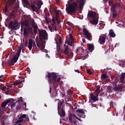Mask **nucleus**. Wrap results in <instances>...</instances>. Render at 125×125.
Here are the masks:
<instances>
[{"label": "nucleus", "mask_w": 125, "mask_h": 125, "mask_svg": "<svg viewBox=\"0 0 125 125\" xmlns=\"http://www.w3.org/2000/svg\"><path fill=\"white\" fill-rule=\"evenodd\" d=\"M27 107V104L26 103H24L23 105H22V107L23 108H25Z\"/></svg>", "instance_id": "51"}, {"label": "nucleus", "mask_w": 125, "mask_h": 125, "mask_svg": "<svg viewBox=\"0 0 125 125\" xmlns=\"http://www.w3.org/2000/svg\"><path fill=\"white\" fill-rule=\"evenodd\" d=\"M5 88H6V86H3L1 87V90H2V91H5Z\"/></svg>", "instance_id": "45"}, {"label": "nucleus", "mask_w": 125, "mask_h": 125, "mask_svg": "<svg viewBox=\"0 0 125 125\" xmlns=\"http://www.w3.org/2000/svg\"><path fill=\"white\" fill-rule=\"evenodd\" d=\"M101 80H105V79H107L108 78V76L106 75V74H102L101 76Z\"/></svg>", "instance_id": "35"}, {"label": "nucleus", "mask_w": 125, "mask_h": 125, "mask_svg": "<svg viewBox=\"0 0 125 125\" xmlns=\"http://www.w3.org/2000/svg\"><path fill=\"white\" fill-rule=\"evenodd\" d=\"M86 72H87V74H89V75H92V72L90 71V69H87Z\"/></svg>", "instance_id": "42"}, {"label": "nucleus", "mask_w": 125, "mask_h": 125, "mask_svg": "<svg viewBox=\"0 0 125 125\" xmlns=\"http://www.w3.org/2000/svg\"><path fill=\"white\" fill-rule=\"evenodd\" d=\"M52 28L54 31H57V29L56 28V24H55V23H52Z\"/></svg>", "instance_id": "39"}, {"label": "nucleus", "mask_w": 125, "mask_h": 125, "mask_svg": "<svg viewBox=\"0 0 125 125\" xmlns=\"http://www.w3.org/2000/svg\"><path fill=\"white\" fill-rule=\"evenodd\" d=\"M56 2H59L60 1V0H55Z\"/></svg>", "instance_id": "64"}, {"label": "nucleus", "mask_w": 125, "mask_h": 125, "mask_svg": "<svg viewBox=\"0 0 125 125\" xmlns=\"http://www.w3.org/2000/svg\"><path fill=\"white\" fill-rule=\"evenodd\" d=\"M33 44H34V42H33V39H30L29 41V44L28 47L29 50H32V48L33 47Z\"/></svg>", "instance_id": "22"}, {"label": "nucleus", "mask_w": 125, "mask_h": 125, "mask_svg": "<svg viewBox=\"0 0 125 125\" xmlns=\"http://www.w3.org/2000/svg\"><path fill=\"white\" fill-rule=\"evenodd\" d=\"M26 28L28 31V32H33V28L31 27H30V25L27 26V27H26Z\"/></svg>", "instance_id": "40"}, {"label": "nucleus", "mask_w": 125, "mask_h": 125, "mask_svg": "<svg viewBox=\"0 0 125 125\" xmlns=\"http://www.w3.org/2000/svg\"><path fill=\"white\" fill-rule=\"evenodd\" d=\"M8 27L11 30H18L20 28V23H19L17 21H11L9 23Z\"/></svg>", "instance_id": "8"}, {"label": "nucleus", "mask_w": 125, "mask_h": 125, "mask_svg": "<svg viewBox=\"0 0 125 125\" xmlns=\"http://www.w3.org/2000/svg\"><path fill=\"white\" fill-rule=\"evenodd\" d=\"M74 117H75L76 119H77V120H78L79 121H82L81 119H79V118H78V117L76 116L75 115H74Z\"/></svg>", "instance_id": "60"}, {"label": "nucleus", "mask_w": 125, "mask_h": 125, "mask_svg": "<svg viewBox=\"0 0 125 125\" xmlns=\"http://www.w3.org/2000/svg\"><path fill=\"white\" fill-rule=\"evenodd\" d=\"M22 48V46H20L19 48V50L17 51V53L16 54L15 56L12 58L11 60H8L7 61V63L8 65H11V66H13L15 63L17 62V60H18L19 58V56H20V53H21V49Z\"/></svg>", "instance_id": "2"}, {"label": "nucleus", "mask_w": 125, "mask_h": 125, "mask_svg": "<svg viewBox=\"0 0 125 125\" xmlns=\"http://www.w3.org/2000/svg\"><path fill=\"white\" fill-rule=\"evenodd\" d=\"M48 28H49V29L50 31V32H53V29L52 28V26H49Z\"/></svg>", "instance_id": "48"}, {"label": "nucleus", "mask_w": 125, "mask_h": 125, "mask_svg": "<svg viewBox=\"0 0 125 125\" xmlns=\"http://www.w3.org/2000/svg\"><path fill=\"white\" fill-rule=\"evenodd\" d=\"M120 6H121V3L119 2L115 3L113 4L111 9H115L116 10V8H117V7H120Z\"/></svg>", "instance_id": "23"}, {"label": "nucleus", "mask_w": 125, "mask_h": 125, "mask_svg": "<svg viewBox=\"0 0 125 125\" xmlns=\"http://www.w3.org/2000/svg\"><path fill=\"white\" fill-rule=\"evenodd\" d=\"M23 35L24 36H28L29 35V31H28L26 27H24Z\"/></svg>", "instance_id": "30"}, {"label": "nucleus", "mask_w": 125, "mask_h": 125, "mask_svg": "<svg viewBox=\"0 0 125 125\" xmlns=\"http://www.w3.org/2000/svg\"><path fill=\"white\" fill-rule=\"evenodd\" d=\"M43 4L42 0H39L34 3L31 2L30 4H29V6L31 8L33 12H37V13H39V9L42 7V5ZM36 5H37L38 7H37ZM38 8L39 9H38Z\"/></svg>", "instance_id": "4"}, {"label": "nucleus", "mask_w": 125, "mask_h": 125, "mask_svg": "<svg viewBox=\"0 0 125 125\" xmlns=\"http://www.w3.org/2000/svg\"><path fill=\"white\" fill-rule=\"evenodd\" d=\"M95 94H96L97 97L99 96V94H100V86H99L96 91L94 92Z\"/></svg>", "instance_id": "28"}, {"label": "nucleus", "mask_w": 125, "mask_h": 125, "mask_svg": "<svg viewBox=\"0 0 125 125\" xmlns=\"http://www.w3.org/2000/svg\"><path fill=\"white\" fill-rule=\"evenodd\" d=\"M38 32L40 40H41L42 42H44L43 40H46V38H47V33H46V31L42 29H38Z\"/></svg>", "instance_id": "7"}, {"label": "nucleus", "mask_w": 125, "mask_h": 125, "mask_svg": "<svg viewBox=\"0 0 125 125\" xmlns=\"http://www.w3.org/2000/svg\"><path fill=\"white\" fill-rule=\"evenodd\" d=\"M58 49V50H61V48L60 47V45H58V47L57 48V49Z\"/></svg>", "instance_id": "56"}, {"label": "nucleus", "mask_w": 125, "mask_h": 125, "mask_svg": "<svg viewBox=\"0 0 125 125\" xmlns=\"http://www.w3.org/2000/svg\"><path fill=\"white\" fill-rule=\"evenodd\" d=\"M56 18H53L52 19V24H56Z\"/></svg>", "instance_id": "43"}, {"label": "nucleus", "mask_w": 125, "mask_h": 125, "mask_svg": "<svg viewBox=\"0 0 125 125\" xmlns=\"http://www.w3.org/2000/svg\"><path fill=\"white\" fill-rule=\"evenodd\" d=\"M20 102H23V98L20 97L18 101L15 102L13 104H11V108H12L16 106V110L18 111V110H20L21 108V104H20Z\"/></svg>", "instance_id": "9"}, {"label": "nucleus", "mask_w": 125, "mask_h": 125, "mask_svg": "<svg viewBox=\"0 0 125 125\" xmlns=\"http://www.w3.org/2000/svg\"><path fill=\"white\" fill-rule=\"evenodd\" d=\"M18 11L16 9H14V10L12 11V13L10 14V17H14L16 14H17Z\"/></svg>", "instance_id": "25"}, {"label": "nucleus", "mask_w": 125, "mask_h": 125, "mask_svg": "<svg viewBox=\"0 0 125 125\" xmlns=\"http://www.w3.org/2000/svg\"><path fill=\"white\" fill-rule=\"evenodd\" d=\"M10 100L8 99L4 101L1 105V107L5 108V106H6L7 104H8V103H10Z\"/></svg>", "instance_id": "19"}, {"label": "nucleus", "mask_w": 125, "mask_h": 125, "mask_svg": "<svg viewBox=\"0 0 125 125\" xmlns=\"http://www.w3.org/2000/svg\"><path fill=\"white\" fill-rule=\"evenodd\" d=\"M33 47L34 49H37V45H36V43L34 42Z\"/></svg>", "instance_id": "47"}, {"label": "nucleus", "mask_w": 125, "mask_h": 125, "mask_svg": "<svg viewBox=\"0 0 125 125\" xmlns=\"http://www.w3.org/2000/svg\"><path fill=\"white\" fill-rule=\"evenodd\" d=\"M69 48L68 47H66L64 49V53L67 56H70V55H73V52L71 51H69Z\"/></svg>", "instance_id": "17"}, {"label": "nucleus", "mask_w": 125, "mask_h": 125, "mask_svg": "<svg viewBox=\"0 0 125 125\" xmlns=\"http://www.w3.org/2000/svg\"><path fill=\"white\" fill-rule=\"evenodd\" d=\"M63 103H64V100H60L58 103V113L61 118L65 117L66 113L64 110V107L63 106Z\"/></svg>", "instance_id": "5"}, {"label": "nucleus", "mask_w": 125, "mask_h": 125, "mask_svg": "<svg viewBox=\"0 0 125 125\" xmlns=\"http://www.w3.org/2000/svg\"><path fill=\"white\" fill-rule=\"evenodd\" d=\"M87 17L89 18H92L93 19L97 18V13L92 10L89 11L88 12Z\"/></svg>", "instance_id": "13"}, {"label": "nucleus", "mask_w": 125, "mask_h": 125, "mask_svg": "<svg viewBox=\"0 0 125 125\" xmlns=\"http://www.w3.org/2000/svg\"><path fill=\"white\" fill-rule=\"evenodd\" d=\"M41 42V44H37V46L39 47V48H40V50H43V49H44V46L43 43H45V42Z\"/></svg>", "instance_id": "27"}, {"label": "nucleus", "mask_w": 125, "mask_h": 125, "mask_svg": "<svg viewBox=\"0 0 125 125\" xmlns=\"http://www.w3.org/2000/svg\"><path fill=\"white\" fill-rule=\"evenodd\" d=\"M24 121V119H22V118H20V117L18 118V121H17L16 122H15V124H16V125H18V124L20 123H22Z\"/></svg>", "instance_id": "31"}, {"label": "nucleus", "mask_w": 125, "mask_h": 125, "mask_svg": "<svg viewBox=\"0 0 125 125\" xmlns=\"http://www.w3.org/2000/svg\"><path fill=\"white\" fill-rule=\"evenodd\" d=\"M30 21L31 22L32 27L33 28V32L34 34H37L38 31H39V27L38 26V24L35 22V20L33 19H31Z\"/></svg>", "instance_id": "11"}, {"label": "nucleus", "mask_w": 125, "mask_h": 125, "mask_svg": "<svg viewBox=\"0 0 125 125\" xmlns=\"http://www.w3.org/2000/svg\"><path fill=\"white\" fill-rule=\"evenodd\" d=\"M4 110H5V108L0 106V117L1 116V113L4 112Z\"/></svg>", "instance_id": "38"}, {"label": "nucleus", "mask_w": 125, "mask_h": 125, "mask_svg": "<svg viewBox=\"0 0 125 125\" xmlns=\"http://www.w3.org/2000/svg\"><path fill=\"white\" fill-rule=\"evenodd\" d=\"M21 25H22V26H24L25 27L24 28H27L30 26V22H29V21H28V20H25L24 21L22 22Z\"/></svg>", "instance_id": "20"}, {"label": "nucleus", "mask_w": 125, "mask_h": 125, "mask_svg": "<svg viewBox=\"0 0 125 125\" xmlns=\"http://www.w3.org/2000/svg\"><path fill=\"white\" fill-rule=\"evenodd\" d=\"M89 22L91 24H92L93 25H97V24H98V19H97V18H96L93 20H90Z\"/></svg>", "instance_id": "21"}, {"label": "nucleus", "mask_w": 125, "mask_h": 125, "mask_svg": "<svg viewBox=\"0 0 125 125\" xmlns=\"http://www.w3.org/2000/svg\"><path fill=\"white\" fill-rule=\"evenodd\" d=\"M49 89H50L49 92L50 93H51V87H50Z\"/></svg>", "instance_id": "63"}, {"label": "nucleus", "mask_w": 125, "mask_h": 125, "mask_svg": "<svg viewBox=\"0 0 125 125\" xmlns=\"http://www.w3.org/2000/svg\"><path fill=\"white\" fill-rule=\"evenodd\" d=\"M21 83H22V81H18L15 82L13 83V85H19V84H21Z\"/></svg>", "instance_id": "33"}, {"label": "nucleus", "mask_w": 125, "mask_h": 125, "mask_svg": "<svg viewBox=\"0 0 125 125\" xmlns=\"http://www.w3.org/2000/svg\"><path fill=\"white\" fill-rule=\"evenodd\" d=\"M47 78H48L47 80L48 81L49 83H50V84H53L54 89H55V90H56V91H57V87H58V85L59 84V83L61 80V78L59 77L57 80V75H56V73L54 72H48L47 75Z\"/></svg>", "instance_id": "1"}, {"label": "nucleus", "mask_w": 125, "mask_h": 125, "mask_svg": "<svg viewBox=\"0 0 125 125\" xmlns=\"http://www.w3.org/2000/svg\"><path fill=\"white\" fill-rule=\"evenodd\" d=\"M119 66L122 68L125 67V61H121L119 62Z\"/></svg>", "instance_id": "29"}, {"label": "nucleus", "mask_w": 125, "mask_h": 125, "mask_svg": "<svg viewBox=\"0 0 125 125\" xmlns=\"http://www.w3.org/2000/svg\"><path fill=\"white\" fill-rule=\"evenodd\" d=\"M105 41L106 37H104L103 36H100V38L99 39V42L100 44H104V43H105Z\"/></svg>", "instance_id": "16"}, {"label": "nucleus", "mask_w": 125, "mask_h": 125, "mask_svg": "<svg viewBox=\"0 0 125 125\" xmlns=\"http://www.w3.org/2000/svg\"><path fill=\"white\" fill-rule=\"evenodd\" d=\"M54 12H55L56 19V20H58V18L59 17V12L54 10Z\"/></svg>", "instance_id": "37"}, {"label": "nucleus", "mask_w": 125, "mask_h": 125, "mask_svg": "<svg viewBox=\"0 0 125 125\" xmlns=\"http://www.w3.org/2000/svg\"><path fill=\"white\" fill-rule=\"evenodd\" d=\"M90 97L91 99L94 102H96V101H98V100H99V98H98V97L93 95V93H91L90 94Z\"/></svg>", "instance_id": "18"}, {"label": "nucleus", "mask_w": 125, "mask_h": 125, "mask_svg": "<svg viewBox=\"0 0 125 125\" xmlns=\"http://www.w3.org/2000/svg\"><path fill=\"white\" fill-rule=\"evenodd\" d=\"M76 112L79 114H84V110L83 109H78Z\"/></svg>", "instance_id": "36"}, {"label": "nucleus", "mask_w": 125, "mask_h": 125, "mask_svg": "<svg viewBox=\"0 0 125 125\" xmlns=\"http://www.w3.org/2000/svg\"><path fill=\"white\" fill-rule=\"evenodd\" d=\"M79 8V4L76 1H74L71 3L68 6V8H66L67 9V14H73V13H75L77 10Z\"/></svg>", "instance_id": "3"}, {"label": "nucleus", "mask_w": 125, "mask_h": 125, "mask_svg": "<svg viewBox=\"0 0 125 125\" xmlns=\"http://www.w3.org/2000/svg\"><path fill=\"white\" fill-rule=\"evenodd\" d=\"M125 78V73H122L120 77V83H124Z\"/></svg>", "instance_id": "24"}, {"label": "nucleus", "mask_w": 125, "mask_h": 125, "mask_svg": "<svg viewBox=\"0 0 125 125\" xmlns=\"http://www.w3.org/2000/svg\"><path fill=\"white\" fill-rule=\"evenodd\" d=\"M24 122H25V121H26V122H30V119H29L28 117H26L24 119Z\"/></svg>", "instance_id": "46"}, {"label": "nucleus", "mask_w": 125, "mask_h": 125, "mask_svg": "<svg viewBox=\"0 0 125 125\" xmlns=\"http://www.w3.org/2000/svg\"><path fill=\"white\" fill-rule=\"evenodd\" d=\"M109 35L110 38H115L116 37V34H115L113 29L109 30Z\"/></svg>", "instance_id": "26"}, {"label": "nucleus", "mask_w": 125, "mask_h": 125, "mask_svg": "<svg viewBox=\"0 0 125 125\" xmlns=\"http://www.w3.org/2000/svg\"><path fill=\"white\" fill-rule=\"evenodd\" d=\"M75 72H76V73H78V74H80V73H81V71H80L78 69L75 70Z\"/></svg>", "instance_id": "55"}, {"label": "nucleus", "mask_w": 125, "mask_h": 125, "mask_svg": "<svg viewBox=\"0 0 125 125\" xmlns=\"http://www.w3.org/2000/svg\"><path fill=\"white\" fill-rule=\"evenodd\" d=\"M83 31L84 38H85L86 40L90 41V42L92 41V35H91V33L84 27L83 28Z\"/></svg>", "instance_id": "10"}, {"label": "nucleus", "mask_w": 125, "mask_h": 125, "mask_svg": "<svg viewBox=\"0 0 125 125\" xmlns=\"http://www.w3.org/2000/svg\"><path fill=\"white\" fill-rule=\"evenodd\" d=\"M3 79H4V76L3 75L0 76V82H3Z\"/></svg>", "instance_id": "41"}, {"label": "nucleus", "mask_w": 125, "mask_h": 125, "mask_svg": "<svg viewBox=\"0 0 125 125\" xmlns=\"http://www.w3.org/2000/svg\"><path fill=\"white\" fill-rule=\"evenodd\" d=\"M88 49L90 51H92L94 49V45L93 44H90L88 46Z\"/></svg>", "instance_id": "32"}, {"label": "nucleus", "mask_w": 125, "mask_h": 125, "mask_svg": "<svg viewBox=\"0 0 125 125\" xmlns=\"http://www.w3.org/2000/svg\"><path fill=\"white\" fill-rule=\"evenodd\" d=\"M24 0V2H26V3H29H29L28 1V0Z\"/></svg>", "instance_id": "58"}, {"label": "nucleus", "mask_w": 125, "mask_h": 125, "mask_svg": "<svg viewBox=\"0 0 125 125\" xmlns=\"http://www.w3.org/2000/svg\"><path fill=\"white\" fill-rule=\"evenodd\" d=\"M45 16H46V17H47L48 16H49L50 15V14H49V12H45Z\"/></svg>", "instance_id": "49"}, {"label": "nucleus", "mask_w": 125, "mask_h": 125, "mask_svg": "<svg viewBox=\"0 0 125 125\" xmlns=\"http://www.w3.org/2000/svg\"><path fill=\"white\" fill-rule=\"evenodd\" d=\"M92 106L93 107H96V104H92Z\"/></svg>", "instance_id": "59"}, {"label": "nucleus", "mask_w": 125, "mask_h": 125, "mask_svg": "<svg viewBox=\"0 0 125 125\" xmlns=\"http://www.w3.org/2000/svg\"><path fill=\"white\" fill-rule=\"evenodd\" d=\"M69 120L70 123H71L72 124V123H73V120H72V117L69 116Z\"/></svg>", "instance_id": "50"}, {"label": "nucleus", "mask_w": 125, "mask_h": 125, "mask_svg": "<svg viewBox=\"0 0 125 125\" xmlns=\"http://www.w3.org/2000/svg\"><path fill=\"white\" fill-rule=\"evenodd\" d=\"M77 3H80L79 7L81 9L82 8H83V6L84 5V3H85V1L86 0H76Z\"/></svg>", "instance_id": "14"}, {"label": "nucleus", "mask_w": 125, "mask_h": 125, "mask_svg": "<svg viewBox=\"0 0 125 125\" xmlns=\"http://www.w3.org/2000/svg\"><path fill=\"white\" fill-rule=\"evenodd\" d=\"M79 51H80V48L77 49L76 50L77 54H78Z\"/></svg>", "instance_id": "57"}, {"label": "nucleus", "mask_w": 125, "mask_h": 125, "mask_svg": "<svg viewBox=\"0 0 125 125\" xmlns=\"http://www.w3.org/2000/svg\"><path fill=\"white\" fill-rule=\"evenodd\" d=\"M26 114H23L22 115H21L20 117V119H25V118L26 117Z\"/></svg>", "instance_id": "44"}, {"label": "nucleus", "mask_w": 125, "mask_h": 125, "mask_svg": "<svg viewBox=\"0 0 125 125\" xmlns=\"http://www.w3.org/2000/svg\"><path fill=\"white\" fill-rule=\"evenodd\" d=\"M4 0V1H6V0ZM14 0H7L6 5L3 8V11L6 14L7 13L8 9H13L14 8Z\"/></svg>", "instance_id": "6"}, {"label": "nucleus", "mask_w": 125, "mask_h": 125, "mask_svg": "<svg viewBox=\"0 0 125 125\" xmlns=\"http://www.w3.org/2000/svg\"><path fill=\"white\" fill-rule=\"evenodd\" d=\"M73 123H74V125H77V121L74 120V121H73Z\"/></svg>", "instance_id": "61"}, {"label": "nucleus", "mask_w": 125, "mask_h": 125, "mask_svg": "<svg viewBox=\"0 0 125 125\" xmlns=\"http://www.w3.org/2000/svg\"><path fill=\"white\" fill-rule=\"evenodd\" d=\"M45 20L46 23H49V21H48V19H47V17L45 18Z\"/></svg>", "instance_id": "52"}, {"label": "nucleus", "mask_w": 125, "mask_h": 125, "mask_svg": "<svg viewBox=\"0 0 125 125\" xmlns=\"http://www.w3.org/2000/svg\"><path fill=\"white\" fill-rule=\"evenodd\" d=\"M82 41H83V43H85L86 42L85 41V39H84V38L82 39Z\"/></svg>", "instance_id": "54"}, {"label": "nucleus", "mask_w": 125, "mask_h": 125, "mask_svg": "<svg viewBox=\"0 0 125 125\" xmlns=\"http://www.w3.org/2000/svg\"><path fill=\"white\" fill-rule=\"evenodd\" d=\"M67 94H69V95H72V92H71L70 91H67Z\"/></svg>", "instance_id": "53"}, {"label": "nucleus", "mask_w": 125, "mask_h": 125, "mask_svg": "<svg viewBox=\"0 0 125 125\" xmlns=\"http://www.w3.org/2000/svg\"><path fill=\"white\" fill-rule=\"evenodd\" d=\"M111 10H112L113 12V18H116L117 16V11H116L115 9H111Z\"/></svg>", "instance_id": "34"}, {"label": "nucleus", "mask_w": 125, "mask_h": 125, "mask_svg": "<svg viewBox=\"0 0 125 125\" xmlns=\"http://www.w3.org/2000/svg\"><path fill=\"white\" fill-rule=\"evenodd\" d=\"M69 38H70V41H68V39L65 40V43H67L68 45H70V46H73V44L75 43V40H74V37H73V35H72V34H69Z\"/></svg>", "instance_id": "12"}, {"label": "nucleus", "mask_w": 125, "mask_h": 125, "mask_svg": "<svg viewBox=\"0 0 125 125\" xmlns=\"http://www.w3.org/2000/svg\"><path fill=\"white\" fill-rule=\"evenodd\" d=\"M103 36H104V37H105V38H106L107 33H105V34L103 35Z\"/></svg>", "instance_id": "62"}, {"label": "nucleus", "mask_w": 125, "mask_h": 125, "mask_svg": "<svg viewBox=\"0 0 125 125\" xmlns=\"http://www.w3.org/2000/svg\"><path fill=\"white\" fill-rule=\"evenodd\" d=\"M124 87H123V85H118L117 86H115L113 89L115 90V91H118V92H122L123 91V88Z\"/></svg>", "instance_id": "15"}]
</instances>
